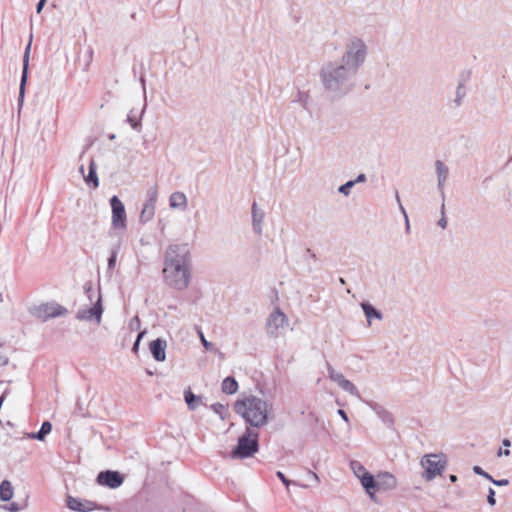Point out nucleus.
Masks as SVG:
<instances>
[{
	"label": "nucleus",
	"instance_id": "a211bd4d",
	"mask_svg": "<svg viewBox=\"0 0 512 512\" xmlns=\"http://www.w3.org/2000/svg\"><path fill=\"white\" fill-rule=\"evenodd\" d=\"M360 481L369 496L374 499V492L377 491V479H374V477L368 472L360 478Z\"/></svg>",
	"mask_w": 512,
	"mask_h": 512
},
{
	"label": "nucleus",
	"instance_id": "4d7b16f0",
	"mask_svg": "<svg viewBox=\"0 0 512 512\" xmlns=\"http://www.w3.org/2000/svg\"><path fill=\"white\" fill-rule=\"evenodd\" d=\"M9 510L12 512H17V511H19V507L17 506V504L12 503V504H10Z\"/></svg>",
	"mask_w": 512,
	"mask_h": 512
},
{
	"label": "nucleus",
	"instance_id": "c756f323",
	"mask_svg": "<svg viewBox=\"0 0 512 512\" xmlns=\"http://www.w3.org/2000/svg\"><path fill=\"white\" fill-rule=\"evenodd\" d=\"M339 386L346 392H348L349 394L353 395V396H356V397H359L360 394H359V391L358 389L356 388V386L349 380H347L345 378V380H343Z\"/></svg>",
	"mask_w": 512,
	"mask_h": 512
},
{
	"label": "nucleus",
	"instance_id": "423d86ee",
	"mask_svg": "<svg viewBox=\"0 0 512 512\" xmlns=\"http://www.w3.org/2000/svg\"><path fill=\"white\" fill-rule=\"evenodd\" d=\"M164 264H170L183 268L192 269V259L188 244H172L170 245L164 256Z\"/></svg>",
	"mask_w": 512,
	"mask_h": 512
},
{
	"label": "nucleus",
	"instance_id": "ea45409f",
	"mask_svg": "<svg viewBox=\"0 0 512 512\" xmlns=\"http://www.w3.org/2000/svg\"><path fill=\"white\" fill-rule=\"evenodd\" d=\"M395 197H396V200H397V202H398V204H399V208H400L401 212L403 213V215H404V217H405V221H406V228H407V230H408V229H409V227H410V226H409L408 216H407V213H406V211H405V208H404V207H403V205L401 204L400 197H399V194H398V192H397V191H396V193H395Z\"/></svg>",
	"mask_w": 512,
	"mask_h": 512
},
{
	"label": "nucleus",
	"instance_id": "cd10ccee",
	"mask_svg": "<svg viewBox=\"0 0 512 512\" xmlns=\"http://www.w3.org/2000/svg\"><path fill=\"white\" fill-rule=\"evenodd\" d=\"M464 82V80L458 82L454 98L455 107H460L462 105L463 99L466 96V88Z\"/></svg>",
	"mask_w": 512,
	"mask_h": 512
},
{
	"label": "nucleus",
	"instance_id": "0eeeda50",
	"mask_svg": "<svg viewBox=\"0 0 512 512\" xmlns=\"http://www.w3.org/2000/svg\"><path fill=\"white\" fill-rule=\"evenodd\" d=\"M420 464L424 469L423 478L431 481L443 472L447 461L443 454H426L422 457Z\"/></svg>",
	"mask_w": 512,
	"mask_h": 512
},
{
	"label": "nucleus",
	"instance_id": "774afa93",
	"mask_svg": "<svg viewBox=\"0 0 512 512\" xmlns=\"http://www.w3.org/2000/svg\"><path fill=\"white\" fill-rule=\"evenodd\" d=\"M3 346V344L0 342V348Z\"/></svg>",
	"mask_w": 512,
	"mask_h": 512
},
{
	"label": "nucleus",
	"instance_id": "864d4df0",
	"mask_svg": "<svg viewBox=\"0 0 512 512\" xmlns=\"http://www.w3.org/2000/svg\"><path fill=\"white\" fill-rule=\"evenodd\" d=\"M510 454H511V452H510V450H509V449H505V450L500 449V450L498 451V453H497V456H499V457H500V456H502V455H504V456H510Z\"/></svg>",
	"mask_w": 512,
	"mask_h": 512
},
{
	"label": "nucleus",
	"instance_id": "9b49d317",
	"mask_svg": "<svg viewBox=\"0 0 512 512\" xmlns=\"http://www.w3.org/2000/svg\"><path fill=\"white\" fill-rule=\"evenodd\" d=\"M31 41L32 36L30 37V41L27 44L24 55H23V67H22V73H21V79H20V87H19V96H18V103L21 105L24 101V95H25V86L28 79V68H29V58H30V50H31Z\"/></svg>",
	"mask_w": 512,
	"mask_h": 512
},
{
	"label": "nucleus",
	"instance_id": "8fccbe9b",
	"mask_svg": "<svg viewBox=\"0 0 512 512\" xmlns=\"http://www.w3.org/2000/svg\"><path fill=\"white\" fill-rule=\"evenodd\" d=\"M47 0H39L36 4V12L39 14L43 10Z\"/></svg>",
	"mask_w": 512,
	"mask_h": 512
},
{
	"label": "nucleus",
	"instance_id": "2eb2a0df",
	"mask_svg": "<svg viewBox=\"0 0 512 512\" xmlns=\"http://www.w3.org/2000/svg\"><path fill=\"white\" fill-rule=\"evenodd\" d=\"M435 169H436V175H437V188L440 192L442 200L445 199L444 194V186L449 176V168L448 166L442 162L441 160L435 161Z\"/></svg>",
	"mask_w": 512,
	"mask_h": 512
},
{
	"label": "nucleus",
	"instance_id": "13d9d810",
	"mask_svg": "<svg viewBox=\"0 0 512 512\" xmlns=\"http://www.w3.org/2000/svg\"><path fill=\"white\" fill-rule=\"evenodd\" d=\"M309 473H310L311 477L315 480L316 483L320 482L319 477L316 473L311 472V471Z\"/></svg>",
	"mask_w": 512,
	"mask_h": 512
},
{
	"label": "nucleus",
	"instance_id": "aec40b11",
	"mask_svg": "<svg viewBox=\"0 0 512 512\" xmlns=\"http://www.w3.org/2000/svg\"><path fill=\"white\" fill-rule=\"evenodd\" d=\"M145 110V105L140 110L139 115L137 114V111L135 109H131L130 112L127 115V122L130 124L132 129L139 131L141 129V118Z\"/></svg>",
	"mask_w": 512,
	"mask_h": 512
},
{
	"label": "nucleus",
	"instance_id": "5fc2aeb1",
	"mask_svg": "<svg viewBox=\"0 0 512 512\" xmlns=\"http://www.w3.org/2000/svg\"><path fill=\"white\" fill-rule=\"evenodd\" d=\"M306 253L309 255V257H310L311 259H313V260H317V256H316V254H315V253H313V252L311 251V249H309V248H308V249L306 250Z\"/></svg>",
	"mask_w": 512,
	"mask_h": 512
},
{
	"label": "nucleus",
	"instance_id": "c9c22d12",
	"mask_svg": "<svg viewBox=\"0 0 512 512\" xmlns=\"http://www.w3.org/2000/svg\"><path fill=\"white\" fill-rule=\"evenodd\" d=\"M146 201L156 204V201H157V187L156 186L150 188L147 191V200Z\"/></svg>",
	"mask_w": 512,
	"mask_h": 512
},
{
	"label": "nucleus",
	"instance_id": "20e7f679",
	"mask_svg": "<svg viewBox=\"0 0 512 512\" xmlns=\"http://www.w3.org/2000/svg\"><path fill=\"white\" fill-rule=\"evenodd\" d=\"M259 433L246 427L245 432L239 437L237 445L231 451V458L246 459L252 457L259 450Z\"/></svg>",
	"mask_w": 512,
	"mask_h": 512
},
{
	"label": "nucleus",
	"instance_id": "c03bdc74",
	"mask_svg": "<svg viewBox=\"0 0 512 512\" xmlns=\"http://www.w3.org/2000/svg\"><path fill=\"white\" fill-rule=\"evenodd\" d=\"M198 333H199V336L201 338V342H202L203 346L205 347V349L210 350L212 348V343L208 342L205 339V337H204V335H203V333L201 331H198Z\"/></svg>",
	"mask_w": 512,
	"mask_h": 512
},
{
	"label": "nucleus",
	"instance_id": "6e6552de",
	"mask_svg": "<svg viewBox=\"0 0 512 512\" xmlns=\"http://www.w3.org/2000/svg\"><path fill=\"white\" fill-rule=\"evenodd\" d=\"M67 309L57 303H45L35 306L31 313L43 322L67 314Z\"/></svg>",
	"mask_w": 512,
	"mask_h": 512
},
{
	"label": "nucleus",
	"instance_id": "603ef678",
	"mask_svg": "<svg viewBox=\"0 0 512 512\" xmlns=\"http://www.w3.org/2000/svg\"><path fill=\"white\" fill-rule=\"evenodd\" d=\"M337 413L345 422L349 421L347 413L343 409H339Z\"/></svg>",
	"mask_w": 512,
	"mask_h": 512
},
{
	"label": "nucleus",
	"instance_id": "b1692460",
	"mask_svg": "<svg viewBox=\"0 0 512 512\" xmlns=\"http://www.w3.org/2000/svg\"><path fill=\"white\" fill-rule=\"evenodd\" d=\"M85 181L88 185H92L94 188L99 186V179L96 173V165L93 160H91L88 169V175L85 176Z\"/></svg>",
	"mask_w": 512,
	"mask_h": 512
},
{
	"label": "nucleus",
	"instance_id": "e2e57ef3",
	"mask_svg": "<svg viewBox=\"0 0 512 512\" xmlns=\"http://www.w3.org/2000/svg\"><path fill=\"white\" fill-rule=\"evenodd\" d=\"M339 282H340L341 284H345V283H346V282H345V279H344V278H342V277H340V278H339Z\"/></svg>",
	"mask_w": 512,
	"mask_h": 512
},
{
	"label": "nucleus",
	"instance_id": "58836bf2",
	"mask_svg": "<svg viewBox=\"0 0 512 512\" xmlns=\"http://www.w3.org/2000/svg\"><path fill=\"white\" fill-rule=\"evenodd\" d=\"M378 414L380 415V417L382 418V420L387 423V424H392L393 423V417L392 415L385 411V410H381L378 412Z\"/></svg>",
	"mask_w": 512,
	"mask_h": 512
},
{
	"label": "nucleus",
	"instance_id": "3c124183",
	"mask_svg": "<svg viewBox=\"0 0 512 512\" xmlns=\"http://www.w3.org/2000/svg\"><path fill=\"white\" fill-rule=\"evenodd\" d=\"M153 358L158 362H163L166 359V354H152Z\"/></svg>",
	"mask_w": 512,
	"mask_h": 512
},
{
	"label": "nucleus",
	"instance_id": "1a4fd4ad",
	"mask_svg": "<svg viewBox=\"0 0 512 512\" xmlns=\"http://www.w3.org/2000/svg\"><path fill=\"white\" fill-rule=\"evenodd\" d=\"M110 206L112 210V226L115 229H125L126 224V211L125 206L116 195L110 198Z\"/></svg>",
	"mask_w": 512,
	"mask_h": 512
},
{
	"label": "nucleus",
	"instance_id": "9d476101",
	"mask_svg": "<svg viewBox=\"0 0 512 512\" xmlns=\"http://www.w3.org/2000/svg\"><path fill=\"white\" fill-rule=\"evenodd\" d=\"M102 313H103L102 297H101L100 291H98L97 300L93 304V306L89 309L78 310L76 318L79 320H88V321L95 320L97 323H100Z\"/></svg>",
	"mask_w": 512,
	"mask_h": 512
},
{
	"label": "nucleus",
	"instance_id": "69168bd1",
	"mask_svg": "<svg viewBox=\"0 0 512 512\" xmlns=\"http://www.w3.org/2000/svg\"><path fill=\"white\" fill-rule=\"evenodd\" d=\"M168 308H169V309H174V310H175V309H176V306L169 305V306H168Z\"/></svg>",
	"mask_w": 512,
	"mask_h": 512
},
{
	"label": "nucleus",
	"instance_id": "2f4dec72",
	"mask_svg": "<svg viewBox=\"0 0 512 512\" xmlns=\"http://www.w3.org/2000/svg\"><path fill=\"white\" fill-rule=\"evenodd\" d=\"M350 465H351V469L353 470L354 474L359 479L368 473L367 470L365 469V467L358 461H352Z\"/></svg>",
	"mask_w": 512,
	"mask_h": 512
},
{
	"label": "nucleus",
	"instance_id": "412c9836",
	"mask_svg": "<svg viewBox=\"0 0 512 512\" xmlns=\"http://www.w3.org/2000/svg\"><path fill=\"white\" fill-rule=\"evenodd\" d=\"M184 399L190 410H196L203 405L202 397L195 395L190 389L184 391Z\"/></svg>",
	"mask_w": 512,
	"mask_h": 512
},
{
	"label": "nucleus",
	"instance_id": "0e129e2a",
	"mask_svg": "<svg viewBox=\"0 0 512 512\" xmlns=\"http://www.w3.org/2000/svg\"><path fill=\"white\" fill-rule=\"evenodd\" d=\"M79 170H80V172H81V173H84V166H81V167L79 168Z\"/></svg>",
	"mask_w": 512,
	"mask_h": 512
},
{
	"label": "nucleus",
	"instance_id": "393cba45",
	"mask_svg": "<svg viewBox=\"0 0 512 512\" xmlns=\"http://www.w3.org/2000/svg\"><path fill=\"white\" fill-rule=\"evenodd\" d=\"M13 497V486L10 481L4 480L0 484V499L9 501Z\"/></svg>",
	"mask_w": 512,
	"mask_h": 512
},
{
	"label": "nucleus",
	"instance_id": "052dcab7",
	"mask_svg": "<svg viewBox=\"0 0 512 512\" xmlns=\"http://www.w3.org/2000/svg\"><path fill=\"white\" fill-rule=\"evenodd\" d=\"M449 479H450L451 482H456L457 481V476L456 475H450Z\"/></svg>",
	"mask_w": 512,
	"mask_h": 512
},
{
	"label": "nucleus",
	"instance_id": "f8f14e48",
	"mask_svg": "<svg viewBox=\"0 0 512 512\" xmlns=\"http://www.w3.org/2000/svg\"><path fill=\"white\" fill-rule=\"evenodd\" d=\"M123 477L117 471L100 472L97 476V482L100 485L115 489L122 485Z\"/></svg>",
	"mask_w": 512,
	"mask_h": 512
},
{
	"label": "nucleus",
	"instance_id": "7ed1b4c3",
	"mask_svg": "<svg viewBox=\"0 0 512 512\" xmlns=\"http://www.w3.org/2000/svg\"><path fill=\"white\" fill-rule=\"evenodd\" d=\"M367 53L368 50L365 42L354 36L346 43L345 52L340 62L352 68L355 73H358L360 67L366 60Z\"/></svg>",
	"mask_w": 512,
	"mask_h": 512
},
{
	"label": "nucleus",
	"instance_id": "4c0bfd02",
	"mask_svg": "<svg viewBox=\"0 0 512 512\" xmlns=\"http://www.w3.org/2000/svg\"><path fill=\"white\" fill-rule=\"evenodd\" d=\"M473 472L477 475H480V476L486 478L489 481L492 480V476L489 473H487L486 471H484L480 466H474Z\"/></svg>",
	"mask_w": 512,
	"mask_h": 512
},
{
	"label": "nucleus",
	"instance_id": "f03ea898",
	"mask_svg": "<svg viewBox=\"0 0 512 512\" xmlns=\"http://www.w3.org/2000/svg\"><path fill=\"white\" fill-rule=\"evenodd\" d=\"M234 410L254 430L268 423L269 404L259 397L250 395L237 400L234 404Z\"/></svg>",
	"mask_w": 512,
	"mask_h": 512
},
{
	"label": "nucleus",
	"instance_id": "c85d7f7f",
	"mask_svg": "<svg viewBox=\"0 0 512 512\" xmlns=\"http://www.w3.org/2000/svg\"><path fill=\"white\" fill-rule=\"evenodd\" d=\"M52 430V425L48 421H44L41 425L40 430L37 433H33L29 435L32 439H37L39 441H43L47 434H49Z\"/></svg>",
	"mask_w": 512,
	"mask_h": 512
},
{
	"label": "nucleus",
	"instance_id": "39448f33",
	"mask_svg": "<svg viewBox=\"0 0 512 512\" xmlns=\"http://www.w3.org/2000/svg\"><path fill=\"white\" fill-rule=\"evenodd\" d=\"M165 283L176 290H185L191 281V269L183 268L176 264H164L163 269Z\"/></svg>",
	"mask_w": 512,
	"mask_h": 512
},
{
	"label": "nucleus",
	"instance_id": "f257e3e1",
	"mask_svg": "<svg viewBox=\"0 0 512 512\" xmlns=\"http://www.w3.org/2000/svg\"><path fill=\"white\" fill-rule=\"evenodd\" d=\"M357 73L340 61H329L320 70V79L326 91L342 97L354 87Z\"/></svg>",
	"mask_w": 512,
	"mask_h": 512
},
{
	"label": "nucleus",
	"instance_id": "7c9ffc66",
	"mask_svg": "<svg viewBox=\"0 0 512 512\" xmlns=\"http://www.w3.org/2000/svg\"><path fill=\"white\" fill-rule=\"evenodd\" d=\"M329 378L337 383L338 385L345 380V377L342 373L337 372L330 364H327Z\"/></svg>",
	"mask_w": 512,
	"mask_h": 512
},
{
	"label": "nucleus",
	"instance_id": "ddd939ff",
	"mask_svg": "<svg viewBox=\"0 0 512 512\" xmlns=\"http://www.w3.org/2000/svg\"><path fill=\"white\" fill-rule=\"evenodd\" d=\"M287 322L286 315L279 309H275L267 319V332L271 335L277 334L279 328H283Z\"/></svg>",
	"mask_w": 512,
	"mask_h": 512
},
{
	"label": "nucleus",
	"instance_id": "49530a36",
	"mask_svg": "<svg viewBox=\"0 0 512 512\" xmlns=\"http://www.w3.org/2000/svg\"><path fill=\"white\" fill-rule=\"evenodd\" d=\"M277 477L282 481V483L285 485V486H289L291 484V481L288 480L285 475L281 472V471H278L277 472Z\"/></svg>",
	"mask_w": 512,
	"mask_h": 512
},
{
	"label": "nucleus",
	"instance_id": "72a5a7b5",
	"mask_svg": "<svg viewBox=\"0 0 512 512\" xmlns=\"http://www.w3.org/2000/svg\"><path fill=\"white\" fill-rule=\"evenodd\" d=\"M147 332L146 330L141 331L137 334L136 339L133 343L131 352H138L140 348V342L143 340V338L146 336Z\"/></svg>",
	"mask_w": 512,
	"mask_h": 512
},
{
	"label": "nucleus",
	"instance_id": "dca6fc26",
	"mask_svg": "<svg viewBox=\"0 0 512 512\" xmlns=\"http://www.w3.org/2000/svg\"><path fill=\"white\" fill-rule=\"evenodd\" d=\"M397 485V480L394 475L384 472L377 476V491L391 490Z\"/></svg>",
	"mask_w": 512,
	"mask_h": 512
},
{
	"label": "nucleus",
	"instance_id": "4be33fe9",
	"mask_svg": "<svg viewBox=\"0 0 512 512\" xmlns=\"http://www.w3.org/2000/svg\"><path fill=\"white\" fill-rule=\"evenodd\" d=\"M171 208L185 209L187 206V197L183 192H173L169 198Z\"/></svg>",
	"mask_w": 512,
	"mask_h": 512
},
{
	"label": "nucleus",
	"instance_id": "79ce46f5",
	"mask_svg": "<svg viewBox=\"0 0 512 512\" xmlns=\"http://www.w3.org/2000/svg\"><path fill=\"white\" fill-rule=\"evenodd\" d=\"M86 62H85V65H84V70H87L90 63L92 62V59H93V49L91 47H89L86 51Z\"/></svg>",
	"mask_w": 512,
	"mask_h": 512
},
{
	"label": "nucleus",
	"instance_id": "f704fd0d",
	"mask_svg": "<svg viewBox=\"0 0 512 512\" xmlns=\"http://www.w3.org/2000/svg\"><path fill=\"white\" fill-rule=\"evenodd\" d=\"M354 187V184L351 180L347 181L346 183L342 184L338 188V192L340 194H343L345 196H348L350 194L351 188Z\"/></svg>",
	"mask_w": 512,
	"mask_h": 512
},
{
	"label": "nucleus",
	"instance_id": "473e14b6",
	"mask_svg": "<svg viewBox=\"0 0 512 512\" xmlns=\"http://www.w3.org/2000/svg\"><path fill=\"white\" fill-rule=\"evenodd\" d=\"M211 410L218 414L220 416L221 419H224L225 418V412H226V408L223 404L221 403H214L210 406Z\"/></svg>",
	"mask_w": 512,
	"mask_h": 512
},
{
	"label": "nucleus",
	"instance_id": "5701e85b",
	"mask_svg": "<svg viewBox=\"0 0 512 512\" xmlns=\"http://www.w3.org/2000/svg\"><path fill=\"white\" fill-rule=\"evenodd\" d=\"M222 392L225 394H235L238 390V383L233 377H226L222 382Z\"/></svg>",
	"mask_w": 512,
	"mask_h": 512
},
{
	"label": "nucleus",
	"instance_id": "a19ab883",
	"mask_svg": "<svg viewBox=\"0 0 512 512\" xmlns=\"http://www.w3.org/2000/svg\"><path fill=\"white\" fill-rule=\"evenodd\" d=\"M117 251L113 250L108 258V269H114L116 264Z\"/></svg>",
	"mask_w": 512,
	"mask_h": 512
},
{
	"label": "nucleus",
	"instance_id": "f3484780",
	"mask_svg": "<svg viewBox=\"0 0 512 512\" xmlns=\"http://www.w3.org/2000/svg\"><path fill=\"white\" fill-rule=\"evenodd\" d=\"M265 213L263 210L259 209L257 203L254 202L252 205V226L253 231L260 235L262 233V222L264 219Z\"/></svg>",
	"mask_w": 512,
	"mask_h": 512
},
{
	"label": "nucleus",
	"instance_id": "6e6d98bb",
	"mask_svg": "<svg viewBox=\"0 0 512 512\" xmlns=\"http://www.w3.org/2000/svg\"><path fill=\"white\" fill-rule=\"evenodd\" d=\"M8 363V358L5 355H0V365H5Z\"/></svg>",
	"mask_w": 512,
	"mask_h": 512
},
{
	"label": "nucleus",
	"instance_id": "680f3d73",
	"mask_svg": "<svg viewBox=\"0 0 512 512\" xmlns=\"http://www.w3.org/2000/svg\"><path fill=\"white\" fill-rule=\"evenodd\" d=\"M146 373L150 376H152L154 374V372L150 369H146Z\"/></svg>",
	"mask_w": 512,
	"mask_h": 512
},
{
	"label": "nucleus",
	"instance_id": "09e8293b",
	"mask_svg": "<svg viewBox=\"0 0 512 512\" xmlns=\"http://www.w3.org/2000/svg\"><path fill=\"white\" fill-rule=\"evenodd\" d=\"M353 182V184H357V183H362V182H365L366 181V175L364 173H360L356 179L354 180H351Z\"/></svg>",
	"mask_w": 512,
	"mask_h": 512
},
{
	"label": "nucleus",
	"instance_id": "de8ad7c7",
	"mask_svg": "<svg viewBox=\"0 0 512 512\" xmlns=\"http://www.w3.org/2000/svg\"><path fill=\"white\" fill-rule=\"evenodd\" d=\"M84 290L86 292V294L88 295L89 299L92 300V292H93V289H92V285L90 282L86 283L84 285Z\"/></svg>",
	"mask_w": 512,
	"mask_h": 512
},
{
	"label": "nucleus",
	"instance_id": "37998d69",
	"mask_svg": "<svg viewBox=\"0 0 512 512\" xmlns=\"http://www.w3.org/2000/svg\"><path fill=\"white\" fill-rule=\"evenodd\" d=\"M487 502L491 505V506H494L495 503H496V500H495V491L494 489L492 488H489V492H488V496H487Z\"/></svg>",
	"mask_w": 512,
	"mask_h": 512
},
{
	"label": "nucleus",
	"instance_id": "6ab92c4d",
	"mask_svg": "<svg viewBox=\"0 0 512 512\" xmlns=\"http://www.w3.org/2000/svg\"><path fill=\"white\" fill-rule=\"evenodd\" d=\"M361 308H362L369 324H371V321L373 319H378V320L382 319V313L378 309H376L371 303L362 302Z\"/></svg>",
	"mask_w": 512,
	"mask_h": 512
},
{
	"label": "nucleus",
	"instance_id": "bf43d9fd",
	"mask_svg": "<svg viewBox=\"0 0 512 512\" xmlns=\"http://www.w3.org/2000/svg\"><path fill=\"white\" fill-rule=\"evenodd\" d=\"M502 444H503V446L510 447L511 441L509 439L505 438V439H503Z\"/></svg>",
	"mask_w": 512,
	"mask_h": 512
},
{
	"label": "nucleus",
	"instance_id": "338daca9",
	"mask_svg": "<svg viewBox=\"0 0 512 512\" xmlns=\"http://www.w3.org/2000/svg\"><path fill=\"white\" fill-rule=\"evenodd\" d=\"M0 301H1V302L3 301V295H2V293H0Z\"/></svg>",
	"mask_w": 512,
	"mask_h": 512
},
{
	"label": "nucleus",
	"instance_id": "a878e982",
	"mask_svg": "<svg viewBox=\"0 0 512 512\" xmlns=\"http://www.w3.org/2000/svg\"><path fill=\"white\" fill-rule=\"evenodd\" d=\"M155 213V203L146 201L140 214V220L142 222L150 221Z\"/></svg>",
	"mask_w": 512,
	"mask_h": 512
},
{
	"label": "nucleus",
	"instance_id": "bb28decb",
	"mask_svg": "<svg viewBox=\"0 0 512 512\" xmlns=\"http://www.w3.org/2000/svg\"><path fill=\"white\" fill-rule=\"evenodd\" d=\"M149 352H165L167 348V342L163 338H156L148 342Z\"/></svg>",
	"mask_w": 512,
	"mask_h": 512
},
{
	"label": "nucleus",
	"instance_id": "e433bc0d",
	"mask_svg": "<svg viewBox=\"0 0 512 512\" xmlns=\"http://www.w3.org/2000/svg\"><path fill=\"white\" fill-rule=\"evenodd\" d=\"M438 226L441 227V228H446L447 226V219L445 217V204H444V201L442 202V205H441V218L438 220Z\"/></svg>",
	"mask_w": 512,
	"mask_h": 512
},
{
	"label": "nucleus",
	"instance_id": "4468645a",
	"mask_svg": "<svg viewBox=\"0 0 512 512\" xmlns=\"http://www.w3.org/2000/svg\"><path fill=\"white\" fill-rule=\"evenodd\" d=\"M66 504L70 510L77 512H90L98 508L97 505L92 501H82L81 499L75 498L73 496L67 497Z\"/></svg>",
	"mask_w": 512,
	"mask_h": 512
},
{
	"label": "nucleus",
	"instance_id": "a18cd8bd",
	"mask_svg": "<svg viewBox=\"0 0 512 512\" xmlns=\"http://www.w3.org/2000/svg\"><path fill=\"white\" fill-rule=\"evenodd\" d=\"M491 482L496 485V486H507L509 484V480L508 479H500V480H495L493 477H492V480Z\"/></svg>",
	"mask_w": 512,
	"mask_h": 512
}]
</instances>
